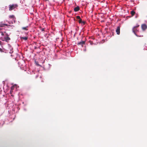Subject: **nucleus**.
Masks as SVG:
<instances>
[{
    "label": "nucleus",
    "instance_id": "nucleus-17",
    "mask_svg": "<svg viewBox=\"0 0 147 147\" xmlns=\"http://www.w3.org/2000/svg\"><path fill=\"white\" fill-rule=\"evenodd\" d=\"M1 35H3V32H1Z\"/></svg>",
    "mask_w": 147,
    "mask_h": 147
},
{
    "label": "nucleus",
    "instance_id": "nucleus-1",
    "mask_svg": "<svg viewBox=\"0 0 147 147\" xmlns=\"http://www.w3.org/2000/svg\"><path fill=\"white\" fill-rule=\"evenodd\" d=\"M140 25H138L136 26H134L133 27L132 29V30L133 32L134 33V34H135V35L137 37H142L143 36L142 35L139 36L136 33L137 32H139V30L138 29V28L139 27Z\"/></svg>",
    "mask_w": 147,
    "mask_h": 147
},
{
    "label": "nucleus",
    "instance_id": "nucleus-19",
    "mask_svg": "<svg viewBox=\"0 0 147 147\" xmlns=\"http://www.w3.org/2000/svg\"><path fill=\"white\" fill-rule=\"evenodd\" d=\"M2 49L0 48V50H1Z\"/></svg>",
    "mask_w": 147,
    "mask_h": 147
},
{
    "label": "nucleus",
    "instance_id": "nucleus-16",
    "mask_svg": "<svg viewBox=\"0 0 147 147\" xmlns=\"http://www.w3.org/2000/svg\"><path fill=\"white\" fill-rule=\"evenodd\" d=\"M42 31H45V29L44 28H42Z\"/></svg>",
    "mask_w": 147,
    "mask_h": 147
},
{
    "label": "nucleus",
    "instance_id": "nucleus-13",
    "mask_svg": "<svg viewBox=\"0 0 147 147\" xmlns=\"http://www.w3.org/2000/svg\"><path fill=\"white\" fill-rule=\"evenodd\" d=\"M76 18L77 19H79V20L81 19L80 17L79 16H76Z\"/></svg>",
    "mask_w": 147,
    "mask_h": 147
},
{
    "label": "nucleus",
    "instance_id": "nucleus-12",
    "mask_svg": "<svg viewBox=\"0 0 147 147\" xmlns=\"http://www.w3.org/2000/svg\"><path fill=\"white\" fill-rule=\"evenodd\" d=\"M9 18H15V16L13 15H10L9 16Z\"/></svg>",
    "mask_w": 147,
    "mask_h": 147
},
{
    "label": "nucleus",
    "instance_id": "nucleus-7",
    "mask_svg": "<svg viewBox=\"0 0 147 147\" xmlns=\"http://www.w3.org/2000/svg\"><path fill=\"white\" fill-rule=\"evenodd\" d=\"M78 22L79 23L83 24V25H84L85 24V22L83 21H82L81 19L79 20Z\"/></svg>",
    "mask_w": 147,
    "mask_h": 147
},
{
    "label": "nucleus",
    "instance_id": "nucleus-3",
    "mask_svg": "<svg viewBox=\"0 0 147 147\" xmlns=\"http://www.w3.org/2000/svg\"><path fill=\"white\" fill-rule=\"evenodd\" d=\"M17 7V5H10L9 7V10L10 11H11L14 8H15Z\"/></svg>",
    "mask_w": 147,
    "mask_h": 147
},
{
    "label": "nucleus",
    "instance_id": "nucleus-18",
    "mask_svg": "<svg viewBox=\"0 0 147 147\" xmlns=\"http://www.w3.org/2000/svg\"><path fill=\"white\" fill-rule=\"evenodd\" d=\"M45 1H49V0H43Z\"/></svg>",
    "mask_w": 147,
    "mask_h": 147
},
{
    "label": "nucleus",
    "instance_id": "nucleus-10",
    "mask_svg": "<svg viewBox=\"0 0 147 147\" xmlns=\"http://www.w3.org/2000/svg\"><path fill=\"white\" fill-rule=\"evenodd\" d=\"M135 13V12L134 11H132L131 12V14L132 16H134Z\"/></svg>",
    "mask_w": 147,
    "mask_h": 147
},
{
    "label": "nucleus",
    "instance_id": "nucleus-11",
    "mask_svg": "<svg viewBox=\"0 0 147 147\" xmlns=\"http://www.w3.org/2000/svg\"><path fill=\"white\" fill-rule=\"evenodd\" d=\"M28 27V26H27L26 27H23L22 28L23 30H28V29L27 28Z\"/></svg>",
    "mask_w": 147,
    "mask_h": 147
},
{
    "label": "nucleus",
    "instance_id": "nucleus-5",
    "mask_svg": "<svg viewBox=\"0 0 147 147\" xmlns=\"http://www.w3.org/2000/svg\"><path fill=\"white\" fill-rule=\"evenodd\" d=\"M10 40V38L8 36H7L6 37H5L3 38V39H2V40L4 41H5L7 42H8Z\"/></svg>",
    "mask_w": 147,
    "mask_h": 147
},
{
    "label": "nucleus",
    "instance_id": "nucleus-2",
    "mask_svg": "<svg viewBox=\"0 0 147 147\" xmlns=\"http://www.w3.org/2000/svg\"><path fill=\"white\" fill-rule=\"evenodd\" d=\"M141 27L142 31H144L147 29V25L145 24H143L141 25Z\"/></svg>",
    "mask_w": 147,
    "mask_h": 147
},
{
    "label": "nucleus",
    "instance_id": "nucleus-15",
    "mask_svg": "<svg viewBox=\"0 0 147 147\" xmlns=\"http://www.w3.org/2000/svg\"><path fill=\"white\" fill-rule=\"evenodd\" d=\"M89 42L90 43V44H91V45H92L93 44V42L92 41H89Z\"/></svg>",
    "mask_w": 147,
    "mask_h": 147
},
{
    "label": "nucleus",
    "instance_id": "nucleus-9",
    "mask_svg": "<svg viewBox=\"0 0 147 147\" xmlns=\"http://www.w3.org/2000/svg\"><path fill=\"white\" fill-rule=\"evenodd\" d=\"M20 38L21 40L22 39H24L25 40H26L28 39V37H20Z\"/></svg>",
    "mask_w": 147,
    "mask_h": 147
},
{
    "label": "nucleus",
    "instance_id": "nucleus-14",
    "mask_svg": "<svg viewBox=\"0 0 147 147\" xmlns=\"http://www.w3.org/2000/svg\"><path fill=\"white\" fill-rule=\"evenodd\" d=\"M13 88H14V86H12L11 87V91H10V93H11V90H13Z\"/></svg>",
    "mask_w": 147,
    "mask_h": 147
},
{
    "label": "nucleus",
    "instance_id": "nucleus-6",
    "mask_svg": "<svg viewBox=\"0 0 147 147\" xmlns=\"http://www.w3.org/2000/svg\"><path fill=\"white\" fill-rule=\"evenodd\" d=\"M116 31L117 34L118 35L120 33V26H118L117 27Z\"/></svg>",
    "mask_w": 147,
    "mask_h": 147
},
{
    "label": "nucleus",
    "instance_id": "nucleus-8",
    "mask_svg": "<svg viewBox=\"0 0 147 147\" xmlns=\"http://www.w3.org/2000/svg\"><path fill=\"white\" fill-rule=\"evenodd\" d=\"M80 9V8L78 6L74 8V11H75L76 12L78 11Z\"/></svg>",
    "mask_w": 147,
    "mask_h": 147
},
{
    "label": "nucleus",
    "instance_id": "nucleus-4",
    "mask_svg": "<svg viewBox=\"0 0 147 147\" xmlns=\"http://www.w3.org/2000/svg\"><path fill=\"white\" fill-rule=\"evenodd\" d=\"M85 44V41H82L80 42H78L77 43V45H81L82 47H83L84 45Z\"/></svg>",
    "mask_w": 147,
    "mask_h": 147
}]
</instances>
